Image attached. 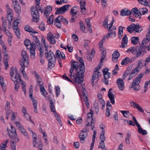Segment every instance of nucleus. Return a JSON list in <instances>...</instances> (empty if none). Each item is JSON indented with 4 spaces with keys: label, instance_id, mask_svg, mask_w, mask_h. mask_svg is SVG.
<instances>
[{
    "label": "nucleus",
    "instance_id": "obj_1",
    "mask_svg": "<svg viewBox=\"0 0 150 150\" xmlns=\"http://www.w3.org/2000/svg\"><path fill=\"white\" fill-rule=\"evenodd\" d=\"M79 62L72 61L71 62L69 76L74 80L76 85H81L83 82L85 66L83 60L80 57Z\"/></svg>",
    "mask_w": 150,
    "mask_h": 150
},
{
    "label": "nucleus",
    "instance_id": "obj_2",
    "mask_svg": "<svg viewBox=\"0 0 150 150\" xmlns=\"http://www.w3.org/2000/svg\"><path fill=\"white\" fill-rule=\"evenodd\" d=\"M24 43L27 49L30 50V58L32 59H35V51L36 48L35 43L34 42L31 43L30 40L28 39L25 40Z\"/></svg>",
    "mask_w": 150,
    "mask_h": 150
},
{
    "label": "nucleus",
    "instance_id": "obj_3",
    "mask_svg": "<svg viewBox=\"0 0 150 150\" xmlns=\"http://www.w3.org/2000/svg\"><path fill=\"white\" fill-rule=\"evenodd\" d=\"M143 74H139L132 81L131 88H132L133 90L137 91L140 89L139 83L143 77Z\"/></svg>",
    "mask_w": 150,
    "mask_h": 150
},
{
    "label": "nucleus",
    "instance_id": "obj_4",
    "mask_svg": "<svg viewBox=\"0 0 150 150\" xmlns=\"http://www.w3.org/2000/svg\"><path fill=\"white\" fill-rule=\"evenodd\" d=\"M22 59L20 60V65L22 66L27 67L29 65V57L25 50H23L21 52Z\"/></svg>",
    "mask_w": 150,
    "mask_h": 150
},
{
    "label": "nucleus",
    "instance_id": "obj_5",
    "mask_svg": "<svg viewBox=\"0 0 150 150\" xmlns=\"http://www.w3.org/2000/svg\"><path fill=\"white\" fill-rule=\"evenodd\" d=\"M35 6H32L31 8V14L33 17L32 19V22H38V0H35Z\"/></svg>",
    "mask_w": 150,
    "mask_h": 150
},
{
    "label": "nucleus",
    "instance_id": "obj_6",
    "mask_svg": "<svg viewBox=\"0 0 150 150\" xmlns=\"http://www.w3.org/2000/svg\"><path fill=\"white\" fill-rule=\"evenodd\" d=\"M114 22L113 18L111 22L109 24V27L108 29V33L106 35V37L108 38L111 37L112 38H114L116 36V32L115 31H113L112 30V26Z\"/></svg>",
    "mask_w": 150,
    "mask_h": 150
},
{
    "label": "nucleus",
    "instance_id": "obj_7",
    "mask_svg": "<svg viewBox=\"0 0 150 150\" xmlns=\"http://www.w3.org/2000/svg\"><path fill=\"white\" fill-rule=\"evenodd\" d=\"M38 85H39L40 91L41 95L44 97H46V96L47 94V93L43 85L42 80L39 75H38Z\"/></svg>",
    "mask_w": 150,
    "mask_h": 150
},
{
    "label": "nucleus",
    "instance_id": "obj_8",
    "mask_svg": "<svg viewBox=\"0 0 150 150\" xmlns=\"http://www.w3.org/2000/svg\"><path fill=\"white\" fill-rule=\"evenodd\" d=\"M33 89H29V97L30 99L32 100L33 102V107L34 108V111L36 113H37V100L35 98H33Z\"/></svg>",
    "mask_w": 150,
    "mask_h": 150
},
{
    "label": "nucleus",
    "instance_id": "obj_9",
    "mask_svg": "<svg viewBox=\"0 0 150 150\" xmlns=\"http://www.w3.org/2000/svg\"><path fill=\"white\" fill-rule=\"evenodd\" d=\"M71 6L69 4L65 5L62 7L58 8L56 11L55 14H59L64 13L67 11L69 9V7Z\"/></svg>",
    "mask_w": 150,
    "mask_h": 150
},
{
    "label": "nucleus",
    "instance_id": "obj_10",
    "mask_svg": "<svg viewBox=\"0 0 150 150\" xmlns=\"http://www.w3.org/2000/svg\"><path fill=\"white\" fill-rule=\"evenodd\" d=\"M82 91L83 94L84 100L85 102L87 108H89V103L88 102L86 91L85 88H83V86H82Z\"/></svg>",
    "mask_w": 150,
    "mask_h": 150
},
{
    "label": "nucleus",
    "instance_id": "obj_11",
    "mask_svg": "<svg viewBox=\"0 0 150 150\" xmlns=\"http://www.w3.org/2000/svg\"><path fill=\"white\" fill-rule=\"evenodd\" d=\"M40 51L39 60L41 64H43L44 63V59L43 57L44 55V47L42 45H40L39 50Z\"/></svg>",
    "mask_w": 150,
    "mask_h": 150
},
{
    "label": "nucleus",
    "instance_id": "obj_12",
    "mask_svg": "<svg viewBox=\"0 0 150 150\" xmlns=\"http://www.w3.org/2000/svg\"><path fill=\"white\" fill-rule=\"evenodd\" d=\"M117 83L119 89L123 91L125 88V84L122 79L119 78L117 81Z\"/></svg>",
    "mask_w": 150,
    "mask_h": 150
},
{
    "label": "nucleus",
    "instance_id": "obj_13",
    "mask_svg": "<svg viewBox=\"0 0 150 150\" xmlns=\"http://www.w3.org/2000/svg\"><path fill=\"white\" fill-rule=\"evenodd\" d=\"M101 76V74L100 72L94 71L92 76V79L91 80L92 83H93L95 81L98 80Z\"/></svg>",
    "mask_w": 150,
    "mask_h": 150
},
{
    "label": "nucleus",
    "instance_id": "obj_14",
    "mask_svg": "<svg viewBox=\"0 0 150 150\" xmlns=\"http://www.w3.org/2000/svg\"><path fill=\"white\" fill-rule=\"evenodd\" d=\"M88 130L86 129H83L79 136L81 140H84L87 136Z\"/></svg>",
    "mask_w": 150,
    "mask_h": 150
},
{
    "label": "nucleus",
    "instance_id": "obj_15",
    "mask_svg": "<svg viewBox=\"0 0 150 150\" xmlns=\"http://www.w3.org/2000/svg\"><path fill=\"white\" fill-rule=\"evenodd\" d=\"M132 13L134 17L139 18H141L142 14H141L139 10H138L137 8H132Z\"/></svg>",
    "mask_w": 150,
    "mask_h": 150
},
{
    "label": "nucleus",
    "instance_id": "obj_16",
    "mask_svg": "<svg viewBox=\"0 0 150 150\" xmlns=\"http://www.w3.org/2000/svg\"><path fill=\"white\" fill-rule=\"evenodd\" d=\"M8 134L11 140L15 141H18L19 140L16 134V132L8 131Z\"/></svg>",
    "mask_w": 150,
    "mask_h": 150
},
{
    "label": "nucleus",
    "instance_id": "obj_17",
    "mask_svg": "<svg viewBox=\"0 0 150 150\" xmlns=\"http://www.w3.org/2000/svg\"><path fill=\"white\" fill-rule=\"evenodd\" d=\"M52 8L51 6H48L45 8L44 15L47 18L50 15L52 11Z\"/></svg>",
    "mask_w": 150,
    "mask_h": 150
},
{
    "label": "nucleus",
    "instance_id": "obj_18",
    "mask_svg": "<svg viewBox=\"0 0 150 150\" xmlns=\"http://www.w3.org/2000/svg\"><path fill=\"white\" fill-rule=\"evenodd\" d=\"M86 2L85 0H84L83 1H80V2L81 13L83 14H85L86 13Z\"/></svg>",
    "mask_w": 150,
    "mask_h": 150
},
{
    "label": "nucleus",
    "instance_id": "obj_19",
    "mask_svg": "<svg viewBox=\"0 0 150 150\" xmlns=\"http://www.w3.org/2000/svg\"><path fill=\"white\" fill-rule=\"evenodd\" d=\"M62 19V16H59L57 18L55 19L54 22V25L58 28H60L61 27V22Z\"/></svg>",
    "mask_w": 150,
    "mask_h": 150
},
{
    "label": "nucleus",
    "instance_id": "obj_20",
    "mask_svg": "<svg viewBox=\"0 0 150 150\" xmlns=\"http://www.w3.org/2000/svg\"><path fill=\"white\" fill-rule=\"evenodd\" d=\"M45 57L47 60H51L53 59L54 55V53L51 50H50L49 51L45 53Z\"/></svg>",
    "mask_w": 150,
    "mask_h": 150
},
{
    "label": "nucleus",
    "instance_id": "obj_21",
    "mask_svg": "<svg viewBox=\"0 0 150 150\" xmlns=\"http://www.w3.org/2000/svg\"><path fill=\"white\" fill-rule=\"evenodd\" d=\"M134 58H132L131 59H130L129 57H126L123 59L121 62V64L122 65H125L129 63H131L134 60Z\"/></svg>",
    "mask_w": 150,
    "mask_h": 150
},
{
    "label": "nucleus",
    "instance_id": "obj_22",
    "mask_svg": "<svg viewBox=\"0 0 150 150\" xmlns=\"http://www.w3.org/2000/svg\"><path fill=\"white\" fill-rule=\"evenodd\" d=\"M111 90H112V88H110L109 90L108 95L110 99V103L112 104H113L115 103V97L113 94L110 92Z\"/></svg>",
    "mask_w": 150,
    "mask_h": 150
},
{
    "label": "nucleus",
    "instance_id": "obj_23",
    "mask_svg": "<svg viewBox=\"0 0 150 150\" xmlns=\"http://www.w3.org/2000/svg\"><path fill=\"white\" fill-rule=\"evenodd\" d=\"M131 13L130 11L127 8L122 9L120 11V15L122 16H129Z\"/></svg>",
    "mask_w": 150,
    "mask_h": 150
},
{
    "label": "nucleus",
    "instance_id": "obj_24",
    "mask_svg": "<svg viewBox=\"0 0 150 150\" xmlns=\"http://www.w3.org/2000/svg\"><path fill=\"white\" fill-rule=\"evenodd\" d=\"M133 54H135L136 57H138L140 56H142V53L140 47H136L135 48L134 51L133 52Z\"/></svg>",
    "mask_w": 150,
    "mask_h": 150
},
{
    "label": "nucleus",
    "instance_id": "obj_25",
    "mask_svg": "<svg viewBox=\"0 0 150 150\" xmlns=\"http://www.w3.org/2000/svg\"><path fill=\"white\" fill-rule=\"evenodd\" d=\"M15 72L16 74L18 75V77L19 78V79L21 77V76L18 74V71H17L16 69V68L14 69L13 67H11L10 72V76L11 77H13V75L15 74Z\"/></svg>",
    "mask_w": 150,
    "mask_h": 150
},
{
    "label": "nucleus",
    "instance_id": "obj_26",
    "mask_svg": "<svg viewBox=\"0 0 150 150\" xmlns=\"http://www.w3.org/2000/svg\"><path fill=\"white\" fill-rule=\"evenodd\" d=\"M25 31L31 33V35H32L33 34L38 33V32L34 30L29 25H26L25 27Z\"/></svg>",
    "mask_w": 150,
    "mask_h": 150
},
{
    "label": "nucleus",
    "instance_id": "obj_27",
    "mask_svg": "<svg viewBox=\"0 0 150 150\" xmlns=\"http://www.w3.org/2000/svg\"><path fill=\"white\" fill-rule=\"evenodd\" d=\"M108 71V69H105L103 70L104 78L108 79L110 77L111 74Z\"/></svg>",
    "mask_w": 150,
    "mask_h": 150
},
{
    "label": "nucleus",
    "instance_id": "obj_28",
    "mask_svg": "<svg viewBox=\"0 0 150 150\" xmlns=\"http://www.w3.org/2000/svg\"><path fill=\"white\" fill-rule=\"evenodd\" d=\"M80 28L81 30L83 32L86 33L87 32V30L86 29V27L83 22L82 21H80L79 22Z\"/></svg>",
    "mask_w": 150,
    "mask_h": 150
},
{
    "label": "nucleus",
    "instance_id": "obj_29",
    "mask_svg": "<svg viewBox=\"0 0 150 150\" xmlns=\"http://www.w3.org/2000/svg\"><path fill=\"white\" fill-rule=\"evenodd\" d=\"M127 42L128 38L126 35H125L123 38L122 42V46L123 47H124L127 45Z\"/></svg>",
    "mask_w": 150,
    "mask_h": 150
},
{
    "label": "nucleus",
    "instance_id": "obj_30",
    "mask_svg": "<svg viewBox=\"0 0 150 150\" xmlns=\"http://www.w3.org/2000/svg\"><path fill=\"white\" fill-rule=\"evenodd\" d=\"M48 67L52 68L55 65V59L54 58L51 60H48Z\"/></svg>",
    "mask_w": 150,
    "mask_h": 150
},
{
    "label": "nucleus",
    "instance_id": "obj_31",
    "mask_svg": "<svg viewBox=\"0 0 150 150\" xmlns=\"http://www.w3.org/2000/svg\"><path fill=\"white\" fill-rule=\"evenodd\" d=\"M0 83L1 85L2 90L4 92H5L6 90V87L4 82V79L3 77H0Z\"/></svg>",
    "mask_w": 150,
    "mask_h": 150
},
{
    "label": "nucleus",
    "instance_id": "obj_32",
    "mask_svg": "<svg viewBox=\"0 0 150 150\" xmlns=\"http://www.w3.org/2000/svg\"><path fill=\"white\" fill-rule=\"evenodd\" d=\"M19 79L21 84L22 90L24 92V94H25L26 93V90L25 89L26 85L24 81L21 80V77L19 78Z\"/></svg>",
    "mask_w": 150,
    "mask_h": 150
},
{
    "label": "nucleus",
    "instance_id": "obj_33",
    "mask_svg": "<svg viewBox=\"0 0 150 150\" xmlns=\"http://www.w3.org/2000/svg\"><path fill=\"white\" fill-rule=\"evenodd\" d=\"M132 43L134 45H137L139 42V38L137 37H133L131 39Z\"/></svg>",
    "mask_w": 150,
    "mask_h": 150
},
{
    "label": "nucleus",
    "instance_id": "obj_34",
    "mask_svg": "<svg viewBox=\"0 0 150 150\" xmlns=\"http://www.w3.org/2000/svg\"><path fill=\"white\" fill-rule=\"evenodd\" d=\"M13 7L15 11L17 13L20 12L21 11V6L18 4H14Z\"/></svg>",
    "mask_w": 150,
    "mask_h": 150
},
{
    "label": "nucleus",
    "instance_id": "obj_35",
    "mask_svg": "<svg viewBox=\"0 0 150 150\" xmlns=\"http://www.w3.org/2000/svg\"><path fill=\"white\" fill-rule=\"evenodd\" d=\"M123 28L121 26H120L119 28V31L118 32V38L120 39L122 38L123 35Z\"/></svg>",
    "mask_w": 150,
    "mask_h": 150
},
{
    "label": "nucleus",
    "instance_id": "obj_36",
    "mask_svg": "<svg viewBox=\"0 0 150 150\" xmlns=\"http://www.w3.org/2000/svg\"><path fill=\"white\" fill-rule=\"evenodd\" d=\"M108 17H106L105 18V20L103 22V25L104 27L106 28H107L108 29V28L109 27V24H108Z\"/></svg>",
    "mask_w": 150,
    "mask_h": 150
},
{
    "label": "nucleus",
    "instance_id": "obj_37",
    "mask_svg": "<svg viewBox=\"0 0 150 150\" xmlns=\"http://www.w3.org/2000/svg\"><path fill=\"white\" fill-rule=\"evenodd\" d=\"M146 46H140V49L142 53V56H143L145 53L147 52V48H146Z\"/></svg>",
    "mask_w": 150,
    "mask_h": 150
},
{
    "label": "nucleus",
    "instance_id": "obj_38",
    "mask_svg": "<svg viewBox=\"0 0 150 150\" xmlns=\"http://www.w3.org/2000/svg\"><path fill=\"white\" fill-rule=\"evenodd\" d=\"M8 141L4 142L1 143L0 145V149L1 150H6V148L7 147L6 144Z\"/></svg>",
    "mask_w": 150,
    "mask_h": 150
},
{
    "label": "nucleus",
    "instance_id": "obj_39",
    "mask_svg": "<svg viewBox=\"0 0 150 150\" xmlns=\"http://www.w3.org/2000/svg\"><path fill=\"white\" fill-rule=\"evenodd\" d=\"M134 24V31H135V32H139L141 31L142 30L140 28V27L139 25H138L137 24L136 25H135L134 24Z\"/></svg>",
    "mask_w": 150,
    "mask_h": 150
},
{
    "label": "nucleus",
    "instance_id": "obj_40",
    "mask_svg": "<svg viewBox=\"0 0 150 150\" xmlns=\"http://www.w3.org/2000/svg\"><path fill=\"white\" fill-rule=\"evenodd\" d=\"M75 8V7L74 6L73 7L71 8L70 11V14L72 16H73V17L76 16L77 14V12L74 9V8Z\"/></svg>",
    "mask_w": 150,
    "mask_h": 150
},
{
    "label": "nucleus",
    "instance_id": "obj_41",
    "mask_svg": "<svg viewBox=\"0 0 150 150\" xmlns=\"http://www.w3.org/2000/svg\"><path fill=\"white\" fill-rule=\"evenodd\" d=\"M139 132L143 135H145L147 134V132L146 130L143 129L140 125L139 127H137Z\"/></svg>",
    "mask_w": 150,
    "mask_h": 150
},
{
    "label": "nucleus",
    "instance_id": "obj_42",
    "mask_svg": "<svg viewBox=\"0 0 150 150\" xmlns=\"http://www.w3.org/2000/svg\"><path fill=\"white\" fill-rule=\"evenodd\" d=\"M25 67L21 66V72H22V73H23V74L24 77L25 78V79L26 80H28V78L26 74L25 73V71H24V70L25 68Z\"/></svg>",
    "mask_w": 150,
    "mask_h": 150
},
{
    "label": "nucleus",
    "instance_id": "obj_43",
    "mask_svg": "<svg viewBox=\"0 0 150 150\" xmlns=\"http://www.w3.org/2000/svg\"><path fill=\"white\" fill-rule=\"evenodd\" d=\"M141 14L143 15L144 14L146 13L148 11V10L145 8H141L139 9Z\"/></svg>",
    "mask_w": 150,
    "mask_h": 150
},
{
    "label": "nucleus",
    "instance_id": "obj_44",
    "mask_svg": "<svg viewBox=\"0 0 150 150\" xmlns=\"http://www.w3.org/2000/svg\"><path fill=\"white\" fill-rule=\"evenodd\" d=\"M93 111L92 110H91L90 112L88 113L87 114V116L88 119H90L91 123L92 122V115H93Z\"/></svg>",
    "mask_w": 150,
    "mask_h": 150
},
{
    "label": "nucleus",
    "instance_id": "obj_45",
    "mask_svg": "<svg viewBox=\"0 0 150 150\" xmlns=\"http://www.w3.org/2000/svg\"><path fill=\"white\" fill-rule=\"evenodd\" d=\"M15 124L16 125V126L18 127L20 131L24 129L22 125L19 122H15Z\"/></svg>",
    "mask_w": 150,
    "mask_h": 150
},
{
    "label": "nucleus",
    "instance_id": "obj_46",
    "mask_svg": "<svg viewBox=\"0 0 150 150\" xmlns=\"http://www.w3.org/2000/svg\"><path fill=\"white\" fill-rule=\"evenodd\" d=\"M15 32V33L18 38H20V33L19 29L18 28L13 29Z\"/></svg>",
    "mask_w": 150,
    "mask_h": 150
},
{
    "label": "nucleus",
    "instance_id": "obj_47",
    "mask_svg": "<svg viewBox=\"0 0 150 150\" xmlns=\"http://www.w3.org/2000/svg\"><path fill=\"white\" fill-rule=\"evenodd\" d=\"M123 116L126 118H128L129 117V112L127 111L122 110L120 111Z\"/></svg>",
    "mask_w": 150,
    "mask_h": 150
},
{
    "label": "nucleus",
    "instance_id": "obj_48",
    "mask_svg": "<svg viewBox=\"0 0 150 150\" xmlns=\"http://www.w3.org/2000/svg\"><path fill=\"white\" fill-rule=\"evenodd\" d=\"M54 16L52 15L50 16L49 18L47 19V23L49 24H52L54 20Z\"/></svg>",
    "mask_w": 150,
    "mask_h": 150
},
{
    "label": "nucleus",
    "instance_id": "obj_49",
    "mask_svg": "<svg viewBox=\"0 0 150 150\" xmlns=\"http://www.w3.org/2000/svg\"><path fill=\"white\" fill-rule=\"evenodd\" d=\"M39 28L40 30L42 31H44L45 30V24L43 22L40 24Z\"/></svg>",
    "mask_w": 150,
    "mask_h": 150
},
{
    "label": "nucleus",
    "instance_id": "obj_50",
    "mask_svg": "<svg viewBox=\"0 0 150 150\" xmlns=\"http://www.w3.org/2000/svg\"><path fill=\"white\" fill-rule=\"evenodd\" d=\"M16 141H11V147L12 150H16Z\"/></svg>",
    "mask_w": 150,
    "mask_h": 150
},
{
    "label": "nucleus",
    "instance_id": "obj_51",
    "mask_svg": "<svg viewBox=\"0 0 150 150\" xmlns=\"http://www.w3.org/2000/svg\"><path fill=\"white\" fill-rule=\"evenodd\" d=\"M100 146H98L99 148H101L102 150H106V148L105 145L104 141H101L99 143Z\"/></svg>",
    "mask_w": 150,
    "mask_h": 150
},
{
    "label": "nucleus",
    "instance_id": "obj_52",
    "mask_svg": "<svg viewBox=\"0 0 150 150\" xmlns=\"http://www.w3.org/2000/svg\"><path fill=\"white\" fill-rule=\"evenodd\" d=\"M133 25L134 24H132L127 28V30L130 33L134 31Z\"/></svg>",
    "mask_w": 150,
    "mask_h": 150
},
{
    "label": "nucleus",
    "instance_id": "obj_53",
    "mask_svg": "<svg viewBox=\"0 0 150 150\" xmlns=\"http://www.w3.org/2000/svg\"><path fill=\"white\" fill-rule=\"evenodd\" d=\"M139 3L145 6L149 5V3L146 0H137Z\"/></svg>",
    "mask_w": 150,
    "mask_h": 150
},
{
    "label": "nucleus",
    "instance_id": "obj_54",
    "mask_svg": "<svg viewBox=\"0 0 150 150\" xmlns=\"http://www.w3.org/2000/svg\"><path fill=\"white\" fill-rule=\"evenodd\" d=\"M143 60L141 59L138 61V64L137 66V69L140 70L143 66L142 61Z\"/></svg>",
    "mask_w": 150,
    "mask_h": 150
},
{
    "label": "nucleus",
    "instance_id": "obj_55",
    "mask_svg": "<svg viewBox=\"0 0 150 150\" xmlns=\"http://www.w3.org/2000/svg\"><path fill=\"white\" fill-rule=\"evenodd\" d=\"M55 92L56 94V96L58 97L60 92V88L59 86L55 87Z\"/></svg>",
    "mask_w": 150,
    "mask_h": 150
},
{
    "label": "nucleus",
    "instance_id": "obj_56",
    "mask_svg": "<svg viewBox=\"0 0 150 150\" xmlns=\"http://www.w3.org/2000/svg\"><path fill=\"white\" fill-rule=\"evenodd\" d=\"M18 79H19V78L18 77V76L16 74L14 77H11V80L14 82V83L19 82L18 81Z\"/></svg>",
    "mask_w": 150,
    "mask_h": 150
},
{
    "label": "nucleus",
    "instance_id": "obj_57",
    "mask_svg": "<svg viewBox=\"0 0 150 150\" xmlns=\"http://www.w3.org/2000/svg\"><path fill=\"white\" fill-rule=\"evenodd\" d=\"M50 107L51 109V111L54 112L55 111V109L54 107V104L52 101L50 102Z\"/></svg>",
    "mask_w": 150,
    "mask_h": 150
},
{
    "label": "nucleus",
    "instance_id": "obj_58",
    "mask_svg": "<svg viewBox=\"0 0 150 150\" xmlns=\"http://www.w3.org/2000/svg\"><path fill=\"white\" fill-rule=\"evenodd\" d=\"M105 131L104 130H102L101 134L100 135V138L101 141H105V138L104 136Z\"/></svg>",
    "mask_w": 150,
    "mask_h": 150
},
{
    "label": "nucleus",
    "instance_id": "obj_59",
    "mask_svg": "<svg viewBox=\"0 0 150 150\" xmlns=\"http://www.w3.org/2000/svg\"><path fill=\"white\" fill-rule=\"evenodd\" d=\"M61 54V52L59 50H57L55 53V55H54V58H59L60 57V54Z\"/></svg>",
    "mask_w": 150,
    "mask_h": 150
},
{
    "label": "nucleus",
    "instance_id": "obj_60",
    "mask_svg": "<svg viewBox=\"0 0 150 150\" xmlns=\"http://www.w3.org/2000/svg\"><path fill=\"white\" fill-rule=\"evenodd\" d=\"M41 42L44 45L45 47L46 48V50L47 51V48L48 46L46 44L45 39L44 38H42L41 39Z\"/></svg>",
    "mask_w": 150,
    "mask_h": 150
},
{
    "label": "nucleus",
    "instance_id": "obj_61",
    "mask_svg": "<svg viewBox=\"0 0 150 150\" xmlns=\"http://www.w3.org/2000/svg\"><path fill=\"white\" fill-rule=\"evenodd\" d=\"M119 70V68L117 64L116 65L114 69L112 71V74L113 75H115L117 73V71Z\"/></svg>",
    "mask_w": 150,
    "mask_h": 150
},
{
    "label": "nucleus",
    "instance_id": "obj_62",
    "mask_svg": "<svg viewBox=\"0 0 150 150\" xmlns=\"http://www.w3.org/2000/svg\"><path fill=\"white\" fill-rule=\"evenodd\" d=\"M140 70L137 69V68L136 67L134 69H133L132 71L131 72V73L132 74H133L135 76L137 75L138 72H139Z\"/></svg>",
    "mask_w": 150,
    "mask_h": 150
},
{
    "label": "nucleus",
    "instance_id": "obj_63",
    "mask_svg": "<svg viewBox=\"0 0 150 150\" xmlns=\"http://www.w3.org/2000/svg\"><path fill=\"white\" fill-rule=\"evenodd\" d=\"M120 55V53L118 51H115L112 55V57H116L118 58Z\"/></svg>",
    "mask_w": 150,
    "mask_h": 150
},
{
    "label": "nucleus",
    "instance_id": "obj_64",
    "mask_svg": "<svg viewBox=\"0 0 150 150\" xmlns=\"http://www.w3.org/2000/svg\"><path fill=\"white\" fill-rule=\"evenodd\" d=\"M47 39L51 44H55V41L53 37Z\"/></svg>",
    "mask_w": 150,
    "mask_h": 150
}]
</instances>
